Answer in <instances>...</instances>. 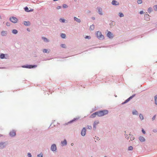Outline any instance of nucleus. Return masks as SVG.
<instances>
[{"label": "nucleus", "instance_id": "nucleus-1", "mask_svg": "<svg viewBox=\"0 0 157 157\" xmlns=\"http://www.w3.org/2000/svg\"><path fill=\"white\" fill-rule=\"evenodd\" d=\"M37 67V65L36 64L30 65V64H25L22 66V67L24 68L33 69L34 68Z\"/></svg>", "mask_w": 157, "mask_h": 157}, {"label": "nucleus", "instance_id": "nucleus-2", "mask_svg": "<svg viewBox=\"0 0 157 157\" xmlns=\"http://www.w3.org/2000/svg\"><path fill=\"white\" fill-rule=\"evenodd\" d=\"M96 36L97 38L100 40H102L104 39V36L102 34L101 32L98 31L97 32L96 34Z\"/></svg>", "mask_w": 157, "mask_h": 157}, {"label": "nucleus", "instance_id": "nucleus-3", "mask_svg": "<svg viewBox=\"0 0 157 157\" xmlns=\"http://www.w3.org/2000/svg\"><path fill=\"white\" fill-rule=\"evenodd\" d=\"M99 117L104 116L108 114L109 113L108 110H101L98 111Z\"/></svg>", "mask_w": 157, "mask_h": 157}, {"label": "nucleus", "instance_id": "nucleus-4", "mask_svg": "<svg viewBox=\"0 0 157 157\" xmlns=\"http://www.w3.org/2000/svg\"><path fill=\"white\" fill-rule=\"evenodd\" d=\"M79 117H76L74 118V119L70 121H68L67 123H65L64 124V125H67L69 124H71L72 123H73L74 122L76 121H77L79 119Z\"/></svg>", "mask_w": 157, "mask_h": 157}, {"label": "nucleus", "instance_id": "nucleus-5", "mask_svg": "<svg viewBox=\"0 0 157 157\" xmlns=\"http://www.w3.org/2000/svg\"><path fill=\"white\" fill-rule=\"evenodd\" d=\"M10 20L12 23H16L17 22L18 19L15 17H11L10 18Z\"/></svg>", "mask_w": 157, "mask_h": 157}, {"label": "nucleus", "instance_id": "nucleus-6", "mask_svg": "<svg viewBox=\"0 0 157 157\" xmlns=\"http://www.w3.org/2000/svg\"><path fill=\"white\" fill-rule=\"evenodd\" d=\"M7 145L6 142H0V149H2L5 148Z\"/></svg>", "mask_w": 157, "mask_h": 157}, {"label": "nucleus", "instance_id": "nucleus-7", "mask_svg": "<svg viewBox=\"0 0 157 157\" xmlns=\"http://www.w3.org/2000/svg\"><path fill=\"white\" fill-rule=\"evenodd\" d=\"M9 135L11 137H14L16 135V131L15 130H12L10 132Z\"/></svg>", "mask_w": 157, "mask_h": 157}, {"label": "nucleus", "instance_id": "nucleus-8", "mask_svg": "<svg viewBox=\"0 0 157 157\" xmlns=\"http://www.w3.org/2000/svg\"><path fill=\"white\" fill-rule=\"evenodd\" d=\"M96 116L99 117L98 111H96L91 114L90 116V117L94 118Z\"/></svg>", "mask_w": 157, "mask_h": 157}, {"label": "nucleus", "instance_id": "nucleus-9", "mask_svg": "<svg viewBox=\"0 0 157 157\" xmlns=\"http://www.w3.org/2000/svg\"><path fill=\"white\" fill-rule=\"evenodd\" d=\"M50 149L53 152L56 151L57 150L56 145L54 144H52Z\"/></svg>", "mask_w": 157, "mask_h": 157}, {"label": "nucleus", "instance_id": "nucleus-10", "mask_svg": "<svg viewBox=\"0 0 157 157\" xmlns=\"http://www.w3.org/2000/svg\"><path fill=\"white\" fill-rule=\"evenodd\" d=\"M86 128L85 127H83L81 131V134L82 136H84L86 135Z\"/></svg>", "mask_w": 157, "mask_h": 157}, {"label": "nucleus", "instance_id": "nucleus-11", "mask_svg": "<svg viewBox=\"0 0 157 157\" xmlns=\"http://www.w3.org/2000/svg\"><path fill=\"white\" fill-rule=\"evenodd\" d=\"M107 36L110 39H111L113 37V33L110 31H108L107 34Z\"/></svg>", "mask_w": 157, "mask_h": 157}, {"label": "nucleus", "instance_id": "nucleus-12", "mask_svg": "<svg viewBox=\"0 0 157 157\" xmlns=\"http://www.w3.org/2000/svg\"><path fill=\"white\" fill-rule=\"evenodd\" d=\"M6 56H7V54H4L0 53V58L1 59H7V58L6 57Z\"/></svg>", "mask_w": 157, "mask_h": 157}, {"label": "nucleus", "instance_id": "nucleus-13", "mask_svg": "<svg viewBox=\"0 0 157 157\" xmlns=\"http://www.w3.org/2000/svg\"><path fill=\"white\" fill-rule=\"evenodd\" d=\"M8 34V32L6 31L3 30L1 32V35L2 36H7Z\"/></svg>", "mask_w": 157, "mask_h": 157}, {"label": "nucleus", "instance_id": "nucleus-14", "mask_svg": "<svg viewBox=\"0 0 157 157\" xmlns=\"http://www.w3.org/2000/svg\"><path fill=\"white\" fill-rule=\"evenodd\" d=\"M144 19L147 21L150 20V18L149 14H145L144 16Z\"/></svg>", "mask_w": 157, "mask_h": 157}, {"label": "nucleus", "instance_id": "nucleus-15", "mask_svg": "<svg viewBox=\"0 0 157 157\" xmlns=\"http://www.w3.org/2000/svg\"><path fill=\"white\" fill-rule=\"evenodd\" d=\"M97 9L98 10V13L100 15L103 14L102 13V9L100 7H98L97 8Z\"/></svg>", "mask_w": 157, "mask_h": 157}, {"label": "nucleus", "instance_id": "nucleus-16", "mask_svg": "<svg viewBox=\"0 0 157 157\" xmlns=\"http://www.w3.org/2000/svg\"><path fill=\"white\" fill-rule=\"evenodd\" d=\"M111 4L114 6H117L119 4V3L115 0H113Z\"/></svg>", "mask_w": 157, "mask_h": 157}, {"label": "nucleus", "instance_id": "nucleus-17", "mask_svg": "<svg viewBox=\"0 0 157 157\" xmlns=\"http://www.w3.org/2000/svg\"><path fill=\"white\" fill-rule=\"evenodd\" d=\"M99 123V121H95L94 122L93 124V129L94 130H95L96 129V125L98 124Z\"/></svg>", "mask_w": 157, "mask_h": 157}, {"label": "nucleus", "instance_id": "nucleus-18", "mask_svg": "<svg viewBox=\"0 0 157 157\" xmlns=\"http://www.w3.org/2000/svg\"><path fill=\"white\" fill-rule=\"evenodd\" d=\"M139 140L141 142H143L145 141V139L144 137L142 136H140L139 137Z\"/></svg>", "mask_w": 157, "mask_h": 157}, {"label": "nucleus", "instance_id": "nucleus-19", "mask_svg": "<svg viewBox=\"0 0 157 157\" xmlns=\"http://www.w3.org/2000/svg\"><path fill=\"white\" fill-rule=\"evenodd\" d=\"M24 25L26 26H29L30 25L31 23L29 21H24Z\"/></svg>", "mask_w": 157, "mask_h": 157}, {"label": "nucleus", "instance_id": "nucleus-20", "mask_svg": "<svg viewBox=\"0 0 157 157\" xmlns=\"http://www.w3.org/2000/svg\"><path fill=\"white\" fill-rule=\"evenodd\" d=\"M61 143L63 146L66 145L67 144V141L66 139H64L63 141H62Z\"/></svg>", "mask_w": 157, "mask_h": 157}, {"label": "nucleus", "instance_id": "nucleus-21", "mask_svg": "<svg viewBox=\"0 0 157 157\" xmlns=\"http://www.w3.org/2000/svg\"><path fill=\"white\" fill-rule=\"evenodd\" d=\"M74 19L75 21L78 23H80L81 21V20L77 18L76 17H74Z\"/></svg>", "mask_w": 157, "mask_h": 157}, {"label": "nucleus", "instance_id": "nucleus-22", "mask_svg": "<svg viewBox=\"0 0 157 157\" xmlns=\"http://www.w3.org/2000/svg\"><path fill=\"white\" fill-rule=\"evenodd\" d=\"M132 114L133 115H138V113L137 111L136 110H134L132 112Z\"/></svg>", "mask_w": 157, "mask_h": 157}, {"label": "nucleus", "instance_id": "nucleus-23", "mask_svg": "<svg viewBox=\"0 0 157 157\" xmlns=\"http://www.w3.org/2000/svg\"><path fill=\"white\" fill-rule=\"evenodd\" d=\"M12 33L14 34H16L18 33V31L16 29H13L12 30Z\"/></svg>", "mask_w": 157, "mask_h": 157}, {"label": "nucleus", "instance_id": "nucleus-24", "mask_svg": "<svg viewBox=\"0 0 157 157\" xmlns=\"http://www.w3.org/2000/svg\"><path fill=\"white\" fill-rule=\"evenodd\" d=\"M60 36L63 39H65L66 37V34L63 33H61Z\"/></svg>", "mask_w": 157, "mask_h": 157}, {"label": "nucleus", "instance_id": "nucleus-25", "mask_svg": "<svg viewBox=\"0 0 157 157\" xmlns=\"http://www.w3.org/2000/svg\"><path fill=\"white\" fill-rule=\"evenodd\" d=\"M42 38L44 42H48L49 41V40L47 38L44 37H42Z\"/></svg>", "mask_w": 157, "mask_h": 157}, {"label": "nucleus", "instance_id": "nucleus-26", "mask_svg": "<svg viewBox=\"0 0 157 157\" xmlns=\"http://www.w3.org/2000/svg\"><path fill=\"white\" fill-rule=\"evenodd\" d=\"M130 101V100H129V99L128 98V99H127L124 102H123L121 104L122 105H124V104H125L126 103H127V102H128V101Z\"/></svg>", "mask_w": 157, "mask_h": 157}, {"label": "nucleus", "instance_id": "nucleus-27", "mask_svg": "<svg viewBox=\"0 0 157 157\" xmlns=\"http://www.w3.org/2000/svg\"><path fill=\"white\" fill-rule=\"evenodd\" d=\"M44 53H48L50 52V50L48 51L47 49H44L43 51Z\"/></svg>", "mask_w": 157, "mask_h": 157}, {"label": "nucleus", "instance_id": "nucleus-28", "mask_svg": "<svg viewBox=\"0 0 157 157\" xmlns=\"http://www.w3.org/2000/svg\"><path fill=\"white\" fill-rule=\"evenodd\" d=\"M94 28V25L93 24L90 26V29L91 31H93Z\"/></svg>", "mask_w": 157, "mask_h": 157}, {"label": "nucleus", "instance_id": "nucleus-29", "mask_svg": "<svg viewBox=\"0 0 157 157\" xmlns=\"http://www.w3.org/2000/svg\"><path fill=\"white\" fill-rule=\"evenodd\" d=\"M130 138V140L131 141H132L134 139V137L133 135H131V134H129Z\"/></svg>", "mask_w": 157, "mask_h": 157}, {"label": "nucleus", "instance_id": "nucleus-30", "mask_svg": "<svg viewBox=\"0 0 157 157\" xmlns=\"http://www.w3.org/2000/svg\"><path fill=\"white\" fill-rule=\"evenodd\" d=\"M155 103L156 105H157V95L155 96Z\"/></svg>", "mask_w": 157, "mask_h": 157}, {"label": "nucleus", "instance_id": "nucleus-31", "mask_svg": "<svg viewBox=\"0 0 157 157\" xmlns=\"http://www.w3.org/2000/svg\"><path fill=\"white\" fill-rule=\"evenodd\" d=\"M139 117L140 119L141 120H142L144 119V116L141 113H140L139 115Z\"/></svg>", "mask_w": 157, "mask_h": 157}, {"label": "nucleus", "instance_id": "nucleus-32", "mask_svg": "<svg viewBox=\"0 0 157 157\" xmlns=\"http://www.w3.org/2000/svg\"><path fill=\"white\" fill-rule=\"evenodd\" d=\"M152 11V8L150 7L148 8L147 11L148 13H151V11Z\"/></svg>", "mask_w": 157, "mask_h": 157}, {"label": "nucleus", "instance_id": "nucleus-33", "mask_svg": "<svg viewBox=\"0 0 157 157\" xmlns=\"http://www.w3.org/2000/svg\"><path fill=\"white\" fill-rule=\"evenodd\" d=\"M59 21L61 22L62 23H65V20L64 19L62 18H60L59 19Z\"/></svg>", "mask_w": 157, "mask_h": 157}, {"label": "nucleus", "instance_id": "nucleus-34", "mask_svg": "<svg viewBox=\"0 0 157 157\" xmlns=\"http://www.w3.org/2000/svg\"><path fill=\"white\" fill-rule=\"evenodd\" d=\"M62 7L63 8H67L68 7V6L67 5L64 4L62 5Z\"/></svg>", "mask_w": 157, "mask_h": 157}, {"label": "nucleus", "instance_id": "nucleus-35", "mask_svg": "<svg viewBox=\"0 0 157 157\" xmlns=\"http://www.w3.org/2000/svg\"><path fill=\"white\" fill-rule=\"evenodd\" d=\"M118 15L120 17H122L124 16V14L121 12L119 13Z\"/></svg>", "mask_w": 157, "mask_h": 157}, {"label": "nucleus", "instance_id": "nucleus-36", "mask_svg": "<svg viewBox=\"0 0 157 157\" xmlns=\"http://www.w3.org/2000/svg\"><path fill=\"white\" fill-rule=\"evenodd\" d=\"M136 95V94H134L130 96L128 98L129 99V100H130L131 99H132L133 97H134Z\"/></svg>", "mask_w": 157, "mask_h": 157}, {"label": "nucleus", "instance_id": "nucleus-37", "mask_svg": "<svg viewBox=\"0 0 157 157\" xmlns=\"http://www.w3.org/2000/svg\"><path fill=\"white\" fill-rule=\"evenodd\" d=\"M133 149V147L132 146H130L128 147V150L129 151H132Z\"/></svg>", "mask_w": 157, "mask_h": 157}, {"label": "nucleus", "instance_id": "nucleus-38", "mask_svg": "<svg viewBox=\"0 0 157 157\" xmlns=\"http://www.w3.org/2000/svg\"><path fill=\"white\" fill-rule=\"evenodd\" d=\"M24 10L26 12H28L29 11V8L27 7L26 6L24 8Z\"/></svg>", "mask_w": 157, "mask_h": 157}, {"label": "nucleus", "instance_id": "nucleus-39", "mask_svg": "<svg viewBox=\"0 0 157 157\" xmlns=\"http://www.w3.org/2000/svg\"><path fill=\"white\" fill-rule=\"evenodd\" d=\"M153 10L155 11L157 10V5H155L153 7Z\"/></svg>", "mask_w": 157, "mask_h": 157}, {"label": "nucleus", "instance_id": "nucleus-40", "mask_svg": "<svg viewBox=\"0 0 157 157\" xmlns=\"http://www.w3.org/2000/svg\"><path fill=\"white\" fill-rule=\"evenodd\" d=\"M37 157H43V154L41 152L40 154H38L37 155Z\"/></svg>", "mask_w": 157, "mask_h": 157}, {"label": "nucleus", "instance_id": "nucleus-41", "mask_svg": "<svg viewBox=\"0 0 157 157\" xmlns=\"http://www.w3.org/2000/svg\"><path fill=\"white\" fill-rule=\"evenodd\" d=\"M137 3L138 4H141L142 3V0H138L137 1Z\"/></svg>", "mask_w": 157, "mask_h": 157}, {"label": "nucleus", "instance_id": "nucleus-42", "mask_svg": "<svg viewBox=\"0 0 157 157\" xmlns=\"http://www.w3.org/2000/svg\"><path fill=\"white\" fill-rule=\"evenodd\" d=\"M60 46L64 48H66V46L65 44H61L60 45Z\"/></svg>", "mask_w": 157, "mask_h": 157}, {"label": "nucleus", "instance_id": "nucleus-43", "mask_svg": "<svg viewBox=\"0 0 157 157\" xmlns=\"http://www.w3.org/2000/svg\"><path fill=\"white\" fill-rule=\"evenodd\" d=\"M85 38L86 39H90L91 38V37L90 36H86L85 37Z\"/></svg>", "mask_w": 157, "mask_h": 157}, {"label": "nucleus", "instance_id": "nucleus-44", "mask_svg": "<svg viewBox=\"0 0 157 157\" xmlns=\"http://www.w3.org/2000/svg\"><path fill=\"white\" fill-rule=\"evenodd\" d=\"M87 128L89 129H91L92 128V127L90 125H87Z\"/></svg>", "mask_w": 157, "mask_h": 157}, {"label": "nucleus", "instance_id": "nucleus-45", "mask_svg": "<svg viewBox=\"0 0 157 157\" xmlns=\"http://www.w3.org/2000/svg\"><path fill=\"white\" fill-rule=\"evenodd\" d=\"M125 137L127 140H128L129 137L128 136V135L127 134H125Z\"/></svg>", "mask_w": 157, "mask_h": 157}, {"label": "nucleus", "instance_id": "nucleus-46", "mask_svg": "<svg viewBox=\"0 0 157 157\" xmlns=\"http://www.w3.org/2000/svg\"><path fill=\"white\" fill-rule=\"evenodd\" d=\"M109 25L110 26H113V21H111V22L109 23Z\"/></svg>", "mask_w": 157, "mask_h": 157}, {"label": "nucleus", "instance_id": "nucleus-47", "mask_svg": "<svg viewBox=\"0 0 157 157\" xmlns=\"http://www.w3.org/2000/svg\"><path fill=\"white\" fill-rule=\"evenodd\" d=\"M6 25L7 26H10V22H7L6 23Z\"/></svg>", "mask_w": 157, "mask_h": 157}, {"label": "nucleus", "instance_id": "nucleus-48", "mask_svg": "<svg viewBox=\"0 0 157 157\" xmlns=\"http://www.w3.org/2000/svg\"><path fill=\"white\" fill-rule=\"evenodd\" d=\"M27 156H28V157H32V156L31 154L29 152L28 153Z\"/></svg>", "mask_w": 157, "mask_h": 157}, {"label": "nucleus", "instance_id": "nucleus-49", "mask_svg": "<svg viewBox=\"0 0 157 157\" xmlns=\"http://www.w3.org/2000/svg\"><path fill=\"white\" fill-rule=\"evenodd\" d=\"M156 115H154L153 116V117L152 118V121H154L155 119V117H156Z\"/></svg>", "mask_w": 157, "mask_h": 157}, {"label": "nucleus", "instance_id": "nucleus-50", "mask_svg": "<svg viewBox=\"0 0 157 157\" xmlns=\"http://www.w3.org/2000/svg\"><path fill=\"white\" fill-rule=\"evenodd\" d=\"M142 132L144 134H145L146 133V132H145V131L143 128H142Z\"/></svg>", "mask_w": 157, "mask_h": 157}, {"label": "nucleus", "instance_id": "nucleus-51", "mask_svg": "<svg viewBox=\"0 0 157 157\" xmlns=\"http://www.w3.org/2000/svg\"><path fill=\"white\" fill-rule=\"evenodd\" d=\"M62 8V6H57L56 7V8L58 9V10H59V9H61V8Z\"/></svg>", "mask_w": 157, "mask_h": 157}, {"label": "nucleus", "instance_id": "nucleus-52", "mask_svg": "<svg viewBox=\"0 0 157 157\" xmlns=\"http://www.w3.org/2000/svg\"><path fill=\"white\" fill-rule=\"evenodd\" d=\"M153 132H154L156 133L157 132V130L156 129H154L152 130Z\"/></svg>", "mask_w": 157, "mask_h": 157}, {"label": "nucleus", "instance_id": "nucleus-53", "mask_svg": "<svg viewBox=\"0 0 157 157\" xmlns=\"http://www.w3.org/2000/svg\"><path fill=\"white\" fill-rule=\"evenodd\" d=\"M144 13V12L143 11H141L139 13L140 14H143Z\"/></svg>", "mask_w": 157, "mask_h": 157}, {"label": "nucleus", "instance_id": "nucleus-54", "mask_svg": "<svg viewBox=\"0 0 157 157\" xmlns=\"http://www.w3.org/2000/svg\"><path fill=\"white\" fill-rule=\"evenodd\" d=\"M94 139L97 140H100V139H99V137H97L95 138H94Z\"/></svg>", "mask_w": 157, "mask_h": 157}, {"label": "nucleus", "instance_id": "nucleus-55", "mask_svg": "<svg viewBox=\"0 0 157 157\" xmlns=\"http://www.w3.org/2000/svg\"><path fill=\"white\" fill-rule=\"evenodd\" d=\"M33 10V9H31L30 10H29V11L28 12H32Z\"/></svg>", "mask_w": 157, "mask_h": 157}, {"label": "nucleus", "instance_id": "nucleus-56", "mask_svg": "<svg viewBox=\"0 0 157 157\" xmlns=\"http://www.w3.org/2000/svg\"><path fill=\"white\" fill-rule=\"evenodd\" d=\"M96 47H93V48H90V49H89V50H92L93 49H94Z\"/></svg>", "mask_w": 157, "mask_h": 157}, {"label": "nucleus", "instance_id": "nucleus-57", "mask_svg": "<svg viewBox=\"0 0 157 157\" xmlns=\"http://www.w3.org/2000/svg\"><path fill=\"white\" fill-rule=\"evenodd\" d=\"M91 19L93 20H94L95 19V18L94 17H91Z\"/></svg>", "mask_w": 157, "mask_h": 157}, {"label": "nucleus", "instance_id": "nucleus-58", "mask_svg": "<svg viewBox=\"0 0 157 157\" xmlns=\"http://www.w3.org/2000/svg\"><path fill=\"white\" fill-rule=\"evenodd\" d=\"M142 37V35H139L138 36V38H139V37Z\"/></svg>", "mask_w": 157, "mask_h": 157}, {"label": "nucleus", "instance_id": "nucleus-59", "mask_svg": "<svg viewBox=\"0 0 157 157\" xmlns=\"http://www.w3.org/2000/svg\"><path fill=\"white\" fill-rule=\"evenodd\" d=\"M27 29V30L28 31H29V32H30V29H29L28 28V29Z\"/></svg>", "mask_w": 157, "mask_h": 157}, {"label": "nucleus", "instance_id": "nucleus-60", "mask_svg": "<svg viewBox=\"0 0 157 157\" xmlns=\"http://www.w3.org/2000/svg\"><path fill=\"white\" fill-rule=\"evenodd\" d=\"M5 68L4 67H0V69H3V68Z\"/></svg>", "mask_w": 157, "mask_h": 157}, {"label": "nucleus", "instance_id": "nucleus-61", "mask_svg": "<svg viewBox=\"0 0 157 157\" xmlns=\"http://www.w3.org/2000/svg\"><path fill=\"white\" fill-rule=\"evenodd\" d=\"M48 59H44L43 60H45V61H46V60H47Z\"/></svg>", "mask_w": 157, "mask_h": 157}, {"label": "nucleus", "instance_id": "nucleus-62", "mask_svg": "<svg viewBox=\"0 0 157 157\" xmlns=\"http://www.w3.org/2000/svg\"><path fill=\"white\" fill-rule=\"evenodd\" d=\"M3 136L2 135L0 134V137Z\"/></svg>", "mask_w": 157, "mask_h": 157}, {"label": "nucleus", "instance_id": "nucleus-63", "mask_svg": "<svg viewBox=\"0 0 157 157\" xmlns=\"http://www.w3.org/2000/svg\"><path fill=\"white\" fill-rule=\"evenodd\" d=\"M87 12H88V13H90V10H88V11H87Z\"/></svg>", "mask_w": 157, "mask_h": 157}, {"label": "nucleus", "instance_id": "nucleus-64", "mask_svg": "<svg viewBox=\"0 0 157 157\" xmlns=\"http://www.w3.org/2000/svg\"><path fill=\"white\" fill-rule=\"evenodd\" d=\"M51 59H50V58H47V59H48V60H49Z\"/></svg>", "mask_w": 157, "mask_h": 157}]
</instances>
